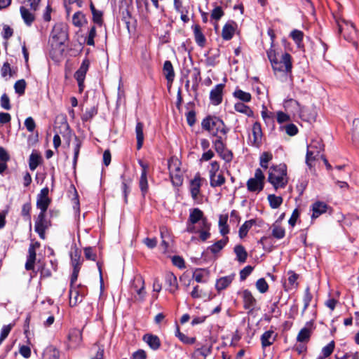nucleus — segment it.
Listing matches in <instances>:
<instances>
[{
	"instance_id": "obj_1",
	"label": "nucleus",
	"mask_w": 359,
	"mask_h": 359,
	"mask_svg": "<svg viewBox=\"0 0 359 359\" xmlns=\"http://www.w3.org/2000/svg\"><path fill=\"white\" fill-rule=\"evenodd\" d=\"M201 127L203 130L208 131L212 136H217V134L226 135L229 129L224 122L215 116H208L203 119Z\"/></svg>"
},
{
	"instance_id": "obj_2",
	"label": "nucleus",
	"mask_w": 359,
	"mask_h": 359,
	"mask_svg": "<svg viewBox=\"0 0 359 359\" xmlns=\"http://www.w3.org/2000/svg\"><path fill=\"white\" fill-rule=\"evenodd\" d=\"M197 223L200 224V226L208 227V219L204 216L203 211L196 208L190 210L185 231L191 233H196L198 232V229L196 226Z\"/></svg>"
},
{
	"instance_id": "obj_3",
	"label": "nucleus",
	"mask_w": 359,
	"mask_h": 359,
	"mask_svg": "<svg viewBox=\"0 0 359 359\" xmlns=\"http://www.w3.org/2000/svg\"><path fill=\"white\" fill-rule=\"evenodd\" d=\"M324 149V144L322 140L313 139L309 144L307 145V151L306 155V163L311 168L317 158L320 156V152Z\"/></svg>"
},
{
	"instance_id": "obj_4",
	"label": "nucleus",
	"mask_w": 359,
	"mask_h": 359,
	"mask_svg": "<svg viewBox=\"0 0 359 359\" xmlns=\"http://www.w3.org/2000/svg\"><path fill=\"white\" fill-rule=\"evenodd\" d=\"M86 288L85 286L81 285H76L75 283H72L70 280V289L69 292V305L75 306L83 301V298L86 295Z\"/></svg>"
},
{
	"instance_id": "obj_5",
	"label": "nucleus",
	"mask_w": 359,
	"mask_h": 359,
	"mask_svg": "<svg viewBox=\"0 0 359 359\" xmlns=\"http://www.w3.org/2000/svg\"><path fill=\"white\" fill-rule=\"evenodd\" d=\"M273 71L290 73L292 69V57L288 53H284L279 60L277 58L271 63Z\"/></svg>"
},
{
	"instance_id": "obj_6",
	"label": "nucleus",
	"mask_w": 359,
	"mask_h": 359,
	"mask_svg": "<svg viewBox=\"0 0 359 359\" xmlns=\"http://www.w3.org/2000/svg\"><path fill=\"white\" fill-rule=\"evenodd\" d=\"M71 264L73 271L71 276L72 283H75L78 279L79 273L82 265L81 252L77 248L72 249L70 252Z\"/></svg>"
},
{
	"instance_id": "obj_7",
	"label": "nucleus",
	"mask_w": 359,
	"mask_h": 359,
	"mask_svg": "<svg viewBox=\"0 0 359 359\" xmlns=\"http://www.w3.org/2000/svg\"><path fill=\"white\" fill-rule=\"evenodd\" d=\"M283 106L288 113L292 114L294 116L298 115L302 119L306 120L304 114L305 108L302 107L297 100L292 98L287 99L285 100Z\"/></svg>"
},
{
	"instance_id": "obj_8",
	"label": "nucleus",
	"mask_w": 359,
	"mask_h": 359,
	"mask_svg": "<svg viewBox=\"0 0 359 359\" xmlns=\"http://www.w3.org/2000/svg\"><path fill=\"white\" fill-rule=\"evenodd\" d=\"M50 226V222L46 219V212H40L35 221L34 229L39 237L46 238V230Z\"/></svg>"
},
{
	"instance_id": "obj_9",
	"label": "nucleus",
	"mask_w": 359,
	"mask_h": 359,
	"mask_svg": "<svg viewBox=\"0 0 359 359\" xmlns=\"http://www.w3.org/2000/svg\"><path fill=\"white\" fill-rule=\"evenodd\" d=\"M287 177V165L285 163L273 165L269 168L267 180H284Z\"/></svg>"
},
{
	"instance_id": "obj_10",
	"label": "nucleus",
	"mask_w": 359,
	"mask_h": 359,
	"mask_svg": "<svg viewBox=\"0 0 359 359\" xmlns=\"http://www.w3.org/2000/svg\"><path fill=\"white\" fill-rule=\"evenodd\" d=\"M241 295L243 302V308L245 310H248L249 313L252 312L257 305V300L252 295V292L246 289L238 292Z\"/></svg>"
},
{
	"instance_id": "obj_11",
	"label": "nucleus",
	"mask_w": 359,
	"mask_h": 359,
	"mask_svg": "<svg viewBox=\"0 0 359 359\" xmlns=\"http://www.w3.org/2000/svg\"><path fill=\"white\" fill-rule=\"evenodd\" d=\"M51 36L53 41L55 42L57 45L61 46L65 44V41L67 40L68 34L62 25H58L53 27L51 32Z\"/></svg>"
},
{
	"instance_id": "obj_12",
	"label": "nucleus",
	"mask_w": 359,
	"mask_h": 359,
	"mask_svg": "<svg viewBox=\"0 0 359 359\" xmlns=\"http://www.w3.org/2000/svg\"><path fill=\"white\" fill-rule=\"evenodd\" d=\"M225 85L223 83L217 84L212 88L210 93V100L212 104L219 105L222 103L223 99V90Z\"/></svg>"
},
{
	"instance_id": "obj_13",
	"label": "nucleus",
	"mask_w": 359,
	"mask_h": 359,
	"mask_svg": "<svg viewBox=\"0 0 359 359\" xmlns=\"http://www.w3.org/2000/svg\"><path fill=\"white\" fill-rule=\"evenodd\" d=\"M252 133L253 140H251V145L259 148L262 144L263 133L262 130L261 123L256 121L252 125Z\"/></svg>"
},
{
	"instance_id": "obj_14",
	"label": "nucleus",
	"mask_w": 359,
	"mask_h": 359,
	"mask_svg": "<svg viewBox=\"0 0 359 359\" xmlns=\"http://www.w3.org/2000/svg\"><path fill=\"white\" fill-rule=\"evenodd\" d=\"M180 162L177 158H172L168 162V170L171 180L180 179L182 176V171L180 168Z\"/></svg>"
},
{
	"instance_id": "obj_15",
	"label": "nucleus",
	"mask_w": 359,
	"mask_h": 359,
	"mask_svg": "<svg viewBox=\"0 0 359 359\" xmlns=\"http://www.w3.org/2000/svg\"><path fill=\"white\" fill-rule=\"evenodd\" d=\"M313 330V323L307 322L305 327L300 330L297 337V341L299 342H307L310 339L312 330Z\"/></svg>"
},
{
	"instance_id": "obj_16",
	"label": "nucleus",
	"mask_w": 359,
	"mask_h": 359,
	"mask_svg": "<svg viewBox=\"0 0 359 359\" xmlns=\"http://www.w3.org/2000/svg\"><path fill=\"white\" fill-rule=\"evenodd\" d=\"M237 28V23L233 20H229L223 27L222 30V36L223 39L229 41L231 39L234 35Z\"/></svg>"
},
{
	"instance_id": "obj_17",
	"label": "nucleus",
	"mask_w": 359,
	"mask_h": 359,
	"mask_svg": "<svg viewBox=\"0 0 359 359\" xmlns=\"http://www.w3.org/2000/svg\"><path fill=\"white\" fill-rule=\"evenodd\" d=\"M68 339L70 347H77L82 341V331L76 328L70 330L68 334Z\"/></svg>"
},
{
	"instance_id": "obj_18",
	"label": "nucleus",
	"mask_w": 359,
	"mask_h": 359,
	"mask_svg": "<svg viewBox=\"0 0 359 359\" xmlns=\"http://www.w3.org/2000/svg\"><path fill=\"white\" fill-rule=\"evenodd\" d=\"M235 277V274L223 276L216 280L215 288L218 292L227 288L232 283Z\"/></svg>"
},
{
	"instance_id": "obj_19",
	"label": "nucleus",
	"mask_w": 359,
	"mask_h": 359,
	"mask_svg": "<svg viewBox=\"0 0 359 359\" xmlns=\"http://www.w3.org/2000/svg\"><path fill=\"white\" fill-rule=\"evenodd\" d=\"M328 205L322 201H316L312 204L311 210L313 211L311 218L316 219L322 214L326 212Z\"/></svg>"
},
{
	"instance_id": "obj_20",
	"label": "nucleus",
	"mask_w": 359,
	"mask_h": 359,
	"mask_svg": "<svg viewBox=\"0 0 359 359\" xmlns=\"http://www.w3.org/2000/svg\"><path fill=\"white\" fill-rule=\"evenodd\" d=\"M261 343L263 348L272 345L276 339V334L273 330H267L261 336Z\"/></svg>"
},
{
	"instance_id": "obj_21",
	"label": "nucleus",
	"mask_w": 359,
	"mask_h": 359,
	"mask_svg": "<svg viewBox=\"0 0 359 359\" xmlns=\"http://www.w3.org/2000/svg\"><path fill=\"white\" fill-rule=\"evenodd\" d=\"M143 340L153 350H157L161 346V341L156 335L146 334L143 337Z\"/></svg>"
},
{
	"instance_id": "obj_22",
	"label": "nucleus",
	"mask_w": 359,
	"mask_h": 359,
	"mask_svg": "<svg viewBox=\"0 0 359 359\" xmlns=\"http://www.w3.org/2000/svg\"><path fill=\"white\" fill-rule=\"evenodd\" d=\"M42 163L41 154L36 150H33L29 158V167L31 170H34Z\"/></svg>"
},
{
	"instance_id": "obj_23",
	"label": "nucleus",
	"mask_w": 359,
	"mask_h": 359,
	"mask_svg": "<svg viewBox=\"0 0 359 359\" xmlns=\"http://www.w3.org/2000/svg\"><path fill=\"white\" fill-rule=\"evenodd\" d=\"M90 62L88 60H84L79 69L75 72L74 78L77 81H82L85 80L86 74L88 72Z\"/></svg>"
},
{
	"instance_id": "obj_24",
	"label": "nucleus",
	"mask_w": 359,
	"mask_h": 359,
	"mask_svg": "<svg viewBox=\"0 0 359 359\" xmlns=\"http://www.w3.org/2000/svg\"><path fill=\"white\" fill-rule=\"evenodd\" d=\"M196 43L201 47H203L205 44L206 39L202 32L199 25H194L192 27Z\"/></svg>"
},
{
	"instance_id": "obj_25",
	"label": "nucleus",
	"mask_w": 359,
	"mask_h": 359,
	"mask_svg": "<svg viewBox=\"0 0 359 359\" xmlns=\"http://www.w3.org/2000/svg\"><path fill=\"white\" fill-rule=\"evenodd\" d=\"M90 9L92 13L93 22L97 24L98 26H102L104 22L103 12L96 9L92 1L90 3Z\"/></svg>"
},
{
	"instance_id": "obj_26",
	"label": "nucleus",
	"mask_w": 359,
	"mask_h": 359,
	"mask_svg": "<svg viewBox=\"0 0 359 359\" xmlns=\"http://www.w3.org/2000/svg\"><path fill=\"white\" fill-rule=\"evenodd\" d=\"M217 153L219 155V156L224 160L226 162H231L233 159V153L231 150L228 149L226 147L225 144L224 143L219 148H215Z\"/></svg>"
},
{
	"instance_id": "obj_27",
	"label": "nucleus",
	"mask_w": 359,
	"mask_h": 359,
	"mask_svg": "<svg viewBox=\"0 0 359 359\" xmlns=\"http://www.w3.org/2000/svg\"><path fill=\"white\" fill-rule=\"evenodd\" d=\"M20 12L25 23L27 26H31L35 20V15L24 6H20Z\"/></svg>"
},
{
	"instance_id": "obj_28",
	"label": "nucleus",
	"mask_w": 359,
	"mask_h": 359,
	"mask_svg": "<svg viewBox=\"0 0 359 359\" xmlns=\"http://www.w3.org/2000/svg\"><path fill=\"white\" fill-rule=\"evenodd\" d=\"M36 257V250L33 249L32 246H29L28 249V255L25 263L26 270L30 271L34 269Z\"/></svg>"
},
{
	"instance_id": "obj_29",
	"label": "nucleus",
	"mask_w": 359,
	"mask_h": 359,
	"mask_svg": "<svg viewBox=\"0 0 359 359\" xmlns=\"http://www.w3.org/2000/svg\"><path fill=\"white\" fill-rule=\"evenodd\" d=\"M43 359H60L59 351L53 346H48L43 353Z\"/></svg>"
},
{
	"instance_id": "obj_30",
	"label": "nucleus",
	"mask_w": 359,
	"mask_h": 359,
	"mask_svg": "<svg viewBox=\"0 0 359 359\" xmlns=\"http://www.w3.org/2000/svg\"><path fill=\"white\" fill-rule=\"evenodd\" d=\"M144 125L142 122H137L135 127V133L137 139V149L139 150L142 147L144 142L143 134Z\"/></svg>"
},
{
	"instance_id": "obj_31",
	"label": "nucleus",
	"mask_w": 359,
	"mask_h": 359,
	"mask_svg": "<svg viewBox=\"0 0 359 359\" xmlns=\"http://www.w3.org/2000/svg\"><path fill=\"white\" fill-rule=\"evenodd\" d=\"M165 284L170 287L169 291L170 292H174L177 289V278L172 273H167L165 276Z\"/></svg>"
},
{
	"instance_id": "obj_32",
	"label": "nucleus",
	"mask_w": 359,
	"mask_h": 359,
	"mask_svg": "<svg viewBox=\"0 0 359 359\" xmlns=\"http://www.w3.org/2000/svg\"><path fill=\"white\" fill-rule=\"evenodd\" d=\"M163 74L168 82H172L175 78V72L170 61L166 60L163 64Z\"/></svg>"
},
{
	"instance_id": "obj_33",
	"label": "nucleus",
	"mask_w": 359,
	"mask_h": 359,
	"mask_svg": "<svg viewBox=\"0 0 359 359\" xmlns=\"http://www.w3.org/2000/svg\"><path fill=\"white\" fill-rule=\"evenodd\" d=\"M229 241L228 237H224L222 239L217 241L212 245L208 248V250H210L212 253L216 254L222 250L224 246L227 244Z\"/></svg>"
},
{
	"instance_id": "obj_34",
	"label": "nucleus",
	"mask_w": 359,
	"mask_h": 359,
	"mask_svg": "<svg viewBox=\"0 0 359 359\" xmlns=\"http://www.w3.org/2000/svg\"><path fill=\"white\" fill-rule=\"evenodd\" d=\"M289 277L287 278L288 283L285 285V290L288 291L290 290H292L294 288H297L298 286L297 279L298 274L294 273L292 271H290L288 272Z\"/></svg>"
},
{
	"instance_id": "obj_35",
	"label": "nucleus",
	"mask_w": 359,
	"mask_h": 359,
	"mask_svg": "<svg viewBox=\"0 0 359 359\" xmlns=\"http://www.w3.org/2000/svg\"><path fill=\"white\" fill-rule=\"evenodd\" d=\"M234 252L236 255V259L241 262L244 263L245 262L247 257H248V253L245 249V248L241 245H237L234 247Z\"/></svg>"
},
{
	"instance_id": "obj_36",
	"label": "nucleus",
	"mask_w": 359,
	"mask_h": 359,
	"mask_svg": "<svg viewBox=\"0 0 359 359\" xmlns=\"http://www.w3.org/2000/svg\"><path fill=\"white\" fill-rule=\"evenodd\" d=\"M264 181H247V188L249 191L259 193L263 190Z\"/></svg>"
},
{
	"instance_id": "obj_37",
	"label": "nucleus",
	"mask_w": 359,
	"mask_h": 359,
	"mask_svg": "<svg viewBox=\"0 0 359 359\" xmlns=\"http://www.w3.org/2000/svg\"><path fill=\"white\" fill-rule=\"evenodd\" d=\"M255 219H250L245 221V223L240 227L238 233L241 238H243L245 237L249 231V230L252 228V226L255 224Z\"/></svg>"
},
{
	"instance_id": "obj_38",
	"label": "nucleus",
	"mask_w": 359,
	"mask_h": 359,
	"mask_svg": "<svg viewBox=\"0 0 359 359\" xmlns=\"http://www.w3.org/2000/svg\"><path fill=\"white\" fill-rule=\"evenodd\" d=\"M86 15L81 11L76 12L72 17V23L76 27H81L86 23Z\"/></svg>"
},
{
	"instance_id": "obj_39",
	"label": "nucleus",
	"mask_w": 359,
	"mask_h": 359,
	"mask_svg": "<svg viewBox=\"0 0 359 359\" xmlns=\"http://www.w3.org/2000/svg\"><path fill=\"white\" fill-rule=\"evenodd\" d=\"M234 109L236 111L244 114L248 117H252L254 115L253 111L250 107L245 105L243 102H237L234 105Z\"/></svg>"
},
{
	"instance_id": "obj_40",
	"label": "nucleus",
	"mask_w": 359,
	"mask_h": 359,
	"mask_svg": "<svg viewBox=\"0 0 359 359\" xmlns=\"http://www.w3.org/2000/svg\"><path fill=\"white\" fill-rule=\"evenodd\" d=\"M234 97L244 102H249L251 101L252 96L250 93L245 92L239 88H236L233 93Z\"/></svg>"
},
{
	"instance_id": "obj_41",
	"label": "nucleus",
	"mask_w": 359,
	"mask_h": 359,
	"mask_svg": "<svg viewBox=\"0 0 359 359\" xmlns=\"http://www.w3.org/2000/svg\"><path fill=\"white\" fill-rule=\"evenodd\" d=\"M273 155L271 152L264 151L263 152L259 157V164L262 168L264 170L268 169L269 163L272 160Z\"/></svg>"
},
{
	"instance_id": "obj_42",
	"label": "nucleus",
	"mask_w": 359,
	"mask_h": 359,
	"mask_svg": "<svg viewBox=\"0 0 359 359\" xmlns=\"http://www.w3.org/2000/svg\"><path fill=\"white\" fill-rule=\"evenodd\" d=\"M290 36L293 39V41L297 43L298 48H303V45H302V41H303V38H304L303 32L298 30V29H294L291 32Z\"/></svg>"
},
{
	"instance_id": "obj_43",
	"label": "nucleus",
	"mask_w": 359,
	"mask_h": 359,
	"mask_svg": "<svg viewBox=\"0 0 359 359\" xmlns=\"http://www.w3.org/2000/svg\"><path fill=\"white\" fill-rule=\"evenodd\" d=\"M272 229V236L277 238V239H281L285 237V230L283 227L280 226L279 224L276 222L273 224L271 226Z\"/></svg>"
},
{
	"instance_id": "obj_44",
	"label": "nucleus",
	"mask_w": 359,
	"mask_h": 359,
	"mask_svg": "<svg viewBox=\"0 0 359 359\" xmlns=\"http://www.w3.org/2000/svg\"><path fill=\"white\" fill-rule=\"evenodd\" d=\"M267 198L270 207L273 209L279 208L283 203V198L281 196H277L274 194H269Z\"/></svg>"
},
{
	"instance_id": "obj_45",
	"label": "nucleus",
	"mask_w": 359,
	"mask_h": 359,
	"mask_svg": "<svg viewBox=\"0 0 359 359\" xmlns=\"http://www.w3.org/2000/svg\"><path fill=\"white\" fill-rule=\"evenodd\" d=\"M201 181H190L189 189L194 199H196L200 193V188L201 187Z\"/></svg>"
},
{
	"instance_id": "obj_46",
	"label": "nucleus",
	"mask_w": 359,
	"mask_h": 359,
	"mask_svg": "<svg viewBox=\"0 0 359 359\" xmlns=\"http://www.w3.org/2000/svg\"><path fill=\"white\" fill-rule=\"evenodd\" d=\"M50 203L49 198H40L37 197L36 207L40 210V212H46Z\"/></svg>"
},
{
	"instance_id": "obj_47",
	"label": "nucleus",
	"mask_w": 359,
	"mask_h": 359,
	"mask_svg": "<svg viewBox=\"0 0 359 359\" xmlns=\"http://www.w3.org/2000/svg\"><path fill=\"white\" fill-rule=\"evenodd\" d=\"M280 130L285 131L290 136H294L298 133V128L294 123H288L280 127Z\"/></svg>"
},
{
	"instance_id": "obj_48",
	"label": "nucleus",
	"mask_w": 359,
	"mask_h": 359,
	"mask_svg": "<svg viewBox=\"0 0 359 359\" xmlns=\"http://www.w3.org/2000/svg\"><path fill=\"white\" fill-rule=\"evenodd\" d=\"M175 335H176V337H177L179 338V339L182 342H183V343H184L186 344H193L196 341V338L195 337H189L186 334L180 332V331L178 327L177 328V331H176Z\"/></svg>"
},
{
	"instance_id": "obj_49",
	"label": "nucleus",
	"mask_w": 359,
	"mask_h": 359,
	"mask_svg": "<svg viewBox=\"0 0 359 359\" xmlns=\"http://www.w3.org/2000/svg\"><path fill=\"white\" fill-rule=\"evenodd\" d=\"M344 23L346 29L348 30L349 34L347 36L344 34V37L347 41H351L353 39V36L356 34V29L352 22H344Z\"/></svg>"
},
{
	"instance_id": "obj_50",
	"label": "nucleus",
	"mask_w": 359,
	"mask_h": 359,
	"mask_svg": "<svg viewBox=\"0 0 359 359\" xmlns=\"http://www.w3.org/2000/svg\"><path fill=\"white\" fill-rule=\"evenodd\" d=\"M97 114V109L96 107H92L90 109H87L82 116V121L84 122L90 121Z\"/></svg>"
},
{
	"instance_id": "obj_51",
	"label": "nucleus",
	"mask_w": 359,
	"mask_h": 359,
	"mask_svg": "<svg viewBox=\"0 0 359 359\" xmlns=\"http://www.w3.org/2000/svg\"><path fill=\"white\" fill-rule=\"evenodd\" d=\"M312 298H313V295H312V294L310 292L309 287H307L306 288V290H305L304 295V298H303L304 308H303V310H302V314H304V313L308 309V307H309V306L310 304V302L312 300Z\"/></svg>"
},
{
	"instance_id": "obj_52",
	"label": "nucleus",
	"mask_w": 359,
	"mask_h": 359,
	"mask_svg": "<svg viewBox=\"0 0 359 359\" xmlns=\"http://www.w3.org/2000/svg\"><path fill=\"white\" fill-rule=\"evenodd\" d=\"M256 288L260 293H265L269 290V285L264 278H259L256 282Z\"/></svg>"
},
{
	"instance_id": "obj_53",
	"label": "nucleus",
	"mask_w": 359,
	"mask_h": 359,
	"mask_svg": "<svg viewBox=\"0 0 359 359\" xmlns=\"http://www.w3.org/2000/svg\"><path fill=\"white\" fill-rule=\"evenodd\" d=\"M25 88L26 82L24 79L17 81L14 85L15 91L19 95H22L25 94Z\"/></svg>"
},
{
	"instance_id": "obj_54",
	"label": "nucleus",
	"mask_w": 359,
	"mask_h": 359,
	"mask_svg": "<svg viewBox=\"0 0 359 359\" xmlns=\"http://www.w3.org/2000/svg\"><path fill=\"white\" fill-rule=\"evenodd\" d=\"M352 137L355 143L359 144V118H355L353 122Z\"/></svg>"
},
{
	"instance_id": "obj_55",
	"label": "nucleus",
	"mask_w": 359,
	"mask_h": 359,
	"mask_svg": "<svg viewBox=\"0 0 359 359\" xmlns=\"http://www.w3.org/2000/svg\"><path fill=\"white\" fill-rule=\"evenodd\" d=\"M262 117L266 125H272L273 128L274 127L273 113L264 110L262 111Z\"/></svg>"
},
{
	"instance_id": "obj_56",
	"label": "nucleus",
	"mask_w": 359,
	"mask_h": 359,
	"mask_svg": "<svg viewBox=\"0 0 359 359\" xmlns=\"http://www.w3.org/2000/svg\"><path fill=\"white\" fill-rule=\"evenodd\" d=\"M144 288V280L140 276H137L134 278V280L131 285V289L135 290L138 288Z\"/></svg>"
},
{
	"instance_id": "obj_57",
	"label": "nucleus",
	"mask_w": 359,
	"mask_h": 359,
	"mask_svg": "<svg viewBox=\"0 0 359 359\" xmlns=\"http://www.w3.org/2000/svg\"><path fill=\"white\" fill-rule=\"evenodd\" d=\"M191 79H192L193 86H198V83L201 81V71L198 67H194L193 69V72L191 74Z\"/></svg>"
},
{
	"instance_id": "obj_58",
	"label": "nucleus",
	"mask_w": 359,
	"mask_h": 359,
	"mask_svg": "<svg viewBox=\"0 0 359 359\" xmlns=\"http://www.w3.org/2000/svg\"><path fill=\"white\" fill-rule=\"evenodd\" d=\"M205 273V269H196L193 273V278L197 283H205L206 280H203Z\"/></svg>"
},
{
	"instance_id": "obj_59",
	"label": "nucleus",
	"mask_w": 359,
	"mask_h": 359,
	"mask_svg": "<svg viewBox=\"0 0 359 359\" xmlns=\"http://www.w3.org/2000/svg\"><path fill=\"white\" fill-rule=\"evenodd\" d=\"M13 326L14 323H11L9 325L3 326L0 335V345L1 344L3 341L8 337Z\"/></svg>"
},
{
	"instance_id": "obj_60",
	"label": "nucleus",
	"mask_w": 359,
	"mask_h": 359,
	"mask_svg": "<svg viewBox=\"0 0 359 359\" xmlns=\"http://www.w3.org/2000/svg\"><path fill=\"white\" fill-rule=\"evenodd\" d=\"M224 15L221 6H216L211 13L210 17L212 20L216 21L220 20V18Z\"/></svg>"
},
{
	"instance_id": "obj_61",
	"label": "nucleus",
	"mask_w": 359,
	"mask_h": 359,
	"mask_svg": "<svg viewBox=\"0 0 359 359\" xmlns=\"http://www.w3.org/2000/svg\"><path fill=\"white\" fill-rule=\"evenodd\" d=\"M212 349V344L210 345H203L201 348H197L196 351L199 353L200 355L206 358L208 355L211 354Z\"/></svg>"
},
{
	"instance_id": "obj_62",
	"label": "nucleus",
	"mask_w": 359,
	"mask_h": 359,
	"mask_svg": "<svg viewBox=\"0 0 359 359\" xmlns=\"http://www.w3.org/2000/svg\"><path fill=\"white\" fill-rule=\"evenodd\" d=\"M0 103L1 107L6 109V110H10L11 108V104H10V99L9 97L6 93H4L0 98Z\"/></svg>"
},
{
	"instance_id": "obj_63",
	"label": "nucleus",
	"mask_w": 359,
	"mask_h": 359,
	"mask_svg": "<svg viewBox=\"0 0 359 359\" xmlns=\"http://www.w3.org/2000/svg\"><path fill=\"white\" fill-rule=\"evenodd\" d=\"M32 207L29 203H25L22 207L21 215L26 219H31V211Z\"/></svg>"
},
{
	"instance_id": "obj_64",
	"label": "nucleus",
	"mask_w": 359,
	"mask_h": 359,
	"mask_svg": "<svg viewBox=\"0 0 359 359\" xmlns=\"http://www.w3.org/2000/svg\"><path fill=\"white\" fill-rule=\"evenodd\" d=\"M334 348V341H330L327 345L322 349V353L323 354L324 358H327L330 356L333 352Z\"/></svg>"
}]
</instances>
